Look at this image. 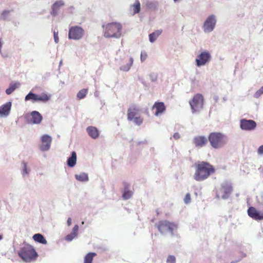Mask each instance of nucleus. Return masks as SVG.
<instances>
[{
  "label": "nucleus",
  "instance_id": "nucleus-1",
  "mask_svg": "<svg viewBox=\"0 0 263 263\" xmlns=\"http://www.w3.org/2000/svg\"><path fill=\"white\" fill-rule=\"evenodd\" d=\"M195 171L193 178L196 181H203L206 180L211 175L215 173V168L214 165L207 162H198L194 164Z\"/></svg>",
  "mask_w": 263,
  "mask_h": 263
},
{
  "label": "nucleus",
  "instance_id": "nucleus-2",
  "mask_svg": "<svg viewBox=\"0 0 263 263\" xmlns=\"http://www.w3.org/2000/svg\"><path fill=\"white\" fill-rule=\"evenodd\" d=\"M208 141L212 147L219 148L223 147L227 142V138L225 134L221 132H211L208 136Z\"/></svg>",
  "mask_w": 263,
  "mask_h": 263
},
{
  "label": "nucleus",
  "instance_id": "nucleus-3",
  "mask_svg": "<svg viewBox=\"0 0 263 263\" xmlns=\"http://www.w3.org/2000/svg\"><path fill=\"white\" fill-rule=\"evenodd\" d=\"M103 27L105 37H119L121 35L122 26L120 23H108Z\"/></svg>",
  "mask_w": 263,
  "mask_h": 263
},
{
  "label": "nucleus",
  "instance_id": "nucleus-4",
  "mask_svg": "<svg viewBox=\"0 0 263 263\" xmlns=\"http://www.w3.org/2000/svg\"><path fill=\"white\" fill-rule=\"evenodd\" d=\"M18 255L25 262H31L36 259L38 256L35 249L29 244L25 245L21 248Z\"/></svg>",
  "mask_w": 263,
  "mask_h": 263
},
{
  "label": "nucleus",
  "instance_id": "nucleus-5",
  "mask_svg": "<svg viewBox=\"0 0 263 263\" xmlns=\"http://www.w3.org/2000/svg\"><path fill=\"white\" fill-rule=\"evenodd\" d=\"M140 109L136 105H131L127 109V119L133 121L136 125H140L143 123V118L140 115Z\"/></svg>",
  "mask_w": 263,
  "mask_h": 263
},
{
  "label": "nucleus",
  "instance_id": "nucleus-6",
  "mask_svg": "<svg viewBox=\"0 0 263 263\" xmlns=\"http://www.w3.org/2000/svg\"><path fill=\"white\" fill-rule=\"evenodd\" d=\"M156 227L158 231L162 234H165L166 232H170L172 235H174V231L177 229V224L175 222L167 221V220H161L159 221Z\"/></svg>",
  "mask_w": 263,
  "mask_h": 263
},
{
  "label": "nucleus",
  "instance_id": "nucleus-7",
  "mask_svg": "<svg viewBox=\"0 0 263 263\" xmlns=\"http://www.w3.org/2000/svg\"><path fill=\"white\" fill-rule=\"evenodd\" d=\"M204 98L202 94L195 95L191 101L190 105L193 112H198L203 108Z\"/></svg>",
  "mask_w": 263,
  "mask_h": 263
},
{
  "label": "nucleus",
  "instance_id": "nucleus-8",
  "mask_svg": "<svg viewBox=\"0 0 263 263\" xmlns=\"http://www.w3.org/2000/svg\"><path fill=\"white\" fill-rule=\"evenodd\" d=\"M49 99H50V95L45 93V92L37 95L30 92L25 97V101H31L32 102L37 101L45 102L48 101Z\"/></svg>",
  "mask_w": 263,
  "mask_h": 263
},
{
  "label": "nucleus",
  "instance_id": "nucleus-9",
  "mask_svg": "<svg viewBox=\"0 0 263 263\" xmlns=\"http://www.w3.org/2000/svg\"><path fill=\"white\" fill-rule=\"evenodd\" d=\"M84 34V30L78 26L71 27L68 31V37L71 40H80Z\"/></svg>",
  "mask_w": 263,
  "mask_h": 263
},
{
  "label": "nucleus",
  "instance_id": "nucleus-10",
  "mask_svg": "<svg viewBox=\"0 0 263 263\" xmlns=\"http://www.w3.org/2000/svg\"><path fill=\"white\" fill-rule=\"evenodd\" d=\"M216 20L214 15H210L203 25V29L205 32H210L213 30Z\"/></svg>",
  "mask_w": 263,
  "mask_h": 263
},
{
  "label": "nucleus",
  "instance_id": "nucleus-11",
  "mask_svg": "<svg viewBox=\"0 0 263 263\" xmlns=\"http://www.w3.org/2000/svg\"><path fill=\"white\" fill-rule=\"evenodd\" d=\"M211 54L208 51H204L198 55L196 60V65L198 66H203L211 59Z\"/></svg>",
  "mask_w": 263,
  "mask_h": 263
},
{
  "label": "nucleus",
  "instance_id": "nucleus-12",
  "mask_svg": "<svg viewBox=\"0 0 263 263\" xmlns=\"http://www.w3.org/2000/svg\"><path fill=\"white\" fill-rule=\"evenodd\" d=\"M256 123L251 119H242L240 121V127L241 129L246 130H253L256 127Z\"/></svg>",
  "mask_w": 263,
  "mask_h": 263
},
{
  "label": "nucleus",
  "instance_id": "nucleus-13",
  "mask_svg": "<svg viewBox=\"0 0 263 263\" xmlns=\"http://www.w3.org/2000/svg\"><path fill=\"white\" fill-rule=\"evenodd\" d=\"M249 216L254 220H263V213H260L253 206H250L248 210Z\"/></svg>",
  "mask_w": 263,
  "mask_h": 263
},
{
  "label": "nucleus",
  "instance_id": "nucleus-14",
  "mask_svg": "<svg viewBox=\"0 0 263 263\" xmlns=\"http://www.w3.org/2000/svg\"><path fill=\"white\" fill-rule=\"evenodd\" d=\"M166 108V106L163 102L156 101L153 106V110H155L154 114L156 116L162 114L165 112Z\"/></svg>",
  "mask_w": 263,
  "mask_h": 263
},
{
  "label": "nucleus",
  "instance_id": "nucleus-15",
  "mask_svg": "<svg viewBox=\"0 0 263 263\" xmlns=\"http://www.w3.org/2000/svg\"><path fill=\"white\" fill-rule=\"evenodd\" d=\"M41 150L47 151L50 148L52 142V138L48 135H44L41 138Z\"/></svg>",
  "mask_w": 263,
  "mask_h": 263
},
{
  "label": "nucleus",
  "instance_id": "nucleus-16",
  "mask_svg": "<svg viewBox=\"0 0 263 263\" xmlns=\"http://www.w3.org/2000/svg\"><path fill=\"white\" fill-rule=\"evenodd\" d=\"M209 139L203 136H198L195 137L193 139V142L196 147H202L207 144Z\"/></svg>",
  "mask_w": 263,
  "mask_h": 263
},
{
  "label": "nucleus",
  "instance_id": "nucleus-17",
  "mask_svg": "<svg viewBox=\"0 0 263 263\" xmlns=\"http://www.w3.org/2000/svg\"><path fill=\"white\" fill-rule=\"evenodd\" d=\"M232 191L233 188L231 185L228 184L222 185L220 189V192H221L222 194L221 196L222 198L224 199L229 198Z\"/></svg>",
  "mask_w": 263,
  "mask_h": 263
},
{
  "label": "nucleus",
  "instance_id": "nucleus-18",
  "mask_svg": "<svg viewBox=\"0 0 263 263\" xmlns=\"http://www.w3.org/2000/svg\"><path fill=\"white\" fill-rule=\"evenodd\" d=\"M12 103L8 102L0 107V116H7L10 113Z\"/></svg>",
  "mask_w": 263,
  "mask_h": 263
},
{
  "label": "nucleus",
  "instance_id": "nucleus-19",
  "mask_svg": "<svg viewBox=\"0 0 263 263\" xmlns=\"http://www.w3.org/2000/svg\"><path fill=\"white\" fill-rule=\"evenodd\" d=\"M31 123L33 124L40 123L43 119L42 115L39 111H36V110L31 112Z\"/></svg>",
  "mask_w": 263,
  "mask_h": 263
},
{
  "label": "nucleus",
  "instance_id": "nucleus-20",
  "mask_svg": "<svg viewBox=\"0 0 263 263\" xmlns=\"http://www.w3.org/2000/svg\"><path fill=\"white\" fill-rule=\"evenodd\" d=\"M88 135L92 139H97L99 136V131L93 126H88L86 128Z\"/></svg>",
  "mask_w": 263,
  "mask_h": 263
},
{
  "label": "nucleus",
  "instance_id": "nucleus-21",
  "mask_svg": "<svg viewBox=\"0 0 263 263\" xmlns=\"http://www.w3.org/2000/svg\"><path fill=\"white\" fill-rule=\"evenodd\" d=\"M129 185L126 184V183L124 184V192L122 194V197L124 200H128V199L130 198L133 195V191H129Z\"/></svg>",
  "mask_w": 263,
  "mask_h": 263
},
{
  "label": "nucleus",
  "instance_id": "nucleus-22",
  "mask_svg": "<svg viewBox=\"0 0 263 263\" xmlns=\"http://www.w3.org/2000/svg\"><path fill=\"white\" fill-rule=\"evenodd\" d=\"M77 154L76 152H72L71 156L67 160V165L69 167H73L77 162Z\"/></svg>",
  "mask_w": 263,
  "mask_h": 263
},
{
  "label": "nucleus",
  "instance_id": "nucleus-23",
  "mask_svg": "<svg viewBox=\"0 0 263 263\" xmlns=\"http://www.w3.org/2000/svg\"><path fill=\"white\" fill-rule=\"evenodd\" d=\"M133 14L139 13L141 9V4L139 0H136L134 4L130 6Z\"/></svg>",
  "mask_w": 263,
  "mask_h": 263
},
{
  "label": "nucleus",
  "instance_id": "nucleus-24",
  "mask_svg": "<svg viewBox=\"0 0 263 263\" xmlns=\"http://www.w3.org/2000/svg\"><path fill=\"white\" fill-rule=\"evenodd\" d=\"M64 4L62 1H58V2H54L52 6V14L53 15H55L58 9H59L60 7L63 6Z\"/></svg>",
  "mask_w": 263,
  "mask_h": 263
},
{
  "label": "nucleus",
  "instance_id": "nucleus-25",
  "mask_svg": "<svg viewBox=\"0 0 263 263\" xmlns=\"http://www.w3.org/2000/svg\"><path fill=\"white\" fill-rule=\"evenodd\" d=\"M33 238L35 241L39 242L42 244H47V240L45 239L43 235L40 233H36L33 236Z\"/></svg>",
  "mask_w": 263,
  "mask_h": 263
},
{
  "label": "nucleus",
  "instance_id": "nucleus-26",
  "mask_svg": "<svg viewBox=\"0 0 263 263\" xmlns=\"http://www.w3.org/2000/svg\"><path fill=\"white\" fill-rule=\"evenodd\" d=\"M162 30H156L154 32L151 33L149 35V40L151 42H154L157 40L158 36L161 34Z\"/></svg>",
  "mask_w": 263,
  "mask_h": 263
},
{
  "label": "nucleus",
  "instance_id": "nucleus-27",
  "mask_svg": "<svg viewBox=\"0 0 263 263\" xmlns=\"http://www.w3.org/2000/svg\"><path fill=\"white\" fill-rule=\"evenodd\" d=\"M96 255V253L90 252L87 253L84 257V263H92L94 257Z\"/></svg>",
  "mask_w": 263,
  "mask_h": 263
},
{
  "label": "nucleus",
  "instance_id": "nucleus-28",
  "mask_svg": "<svg viewBox=\"0 0 263 263\" xmlns=\"http://www.w3.org/2000/svg\"><path fill=\"white\" fill-rule=\"evenodd\" d=\"M88 92L87 88H83L82 90H80L77 95V97L78 99H84V97H86L87 93Z\"/></svg>",
  "mask_w": 263,
  "mask_h": 263
},
{
  "label": "nucleus",
  "instance_id": "nucleus-29",
  "mask_svg": "<svg viewBox=\"0 0 263 263\" xmlns=\"http://www.w3.org/2000/svg\"><path fill=\"white\" fill-rule=\"evenodd\" d=\"M76 178L80 181H86L88 180L87 174L85 173H82L80 174H77L75 176Z\"/></svg>",
  "mask_w": 263,
  "mask_h": 263
},
{
  "label": "nucleus",
  "instance_id": "nucleus-30",
  "mask_svg": "<svg viewBox=\"0 0 263 263\" xmlns=\"http://www.w3.org/2000/svg\"><path fill=\"white\" fill-rule=\"evenodd\" d=\"M176 261V258L174 255H170L168 256L166 262L167 263H175Z\"/></svg>",
  "mask_w": 263,
  "mask_h": 263
},
{
  "label": "nucleus",
  "instance_id": "nucleus-31",
  "mask_svg": "<svg viewBox=\"0 0 263 263\" xmlns=\"http://www.w3.org/2000/svg\"><path fill=\"white\" fill-rule=\"evenodd\" d=\"M133 62H134V60H133V58H130L129 63L128 65V66H126V67H124V66H122L121 69H122L123 70H125V71L128 70V69H129V68H130V66H132V64H133Z\"/></svg>",
  "mask_w": 263,
  "mask_h": 263
},
{
  "label": "nucleus",
  "instance_id": "nucleus-32",
  "mask_svg": "<svg viewBox=\"0 0 263 263\" xmlns=\"http://www.w3.org/2000/svg\"><path fill=\"white\" fill-rule=\"evenodd\" d=\"M191 201L190 193H186L184 198V201L185 204H189Z\"/></svg>",
  "mask_w": 263,
  "mask_h": 263
},
{
  "label": "nucleus",
  "instance_id": "nucleus-33",
  "mask_svg": "<svg viewBox=\"0 0 263 263\" xmlns=\"http://www.w3.org/2000/svg\"><path fill=\"white\" fill-rule=\"evenodd\" d=\"M263 94V86L260 88L256 92L254 93V97L258 98Z\"/></svg>",
  "mask_w": 263,
  "mask_h": 263
},
{
  "label": "nucleus",
  "instance_id": "nucleus-34",
  "mask_svg": "<svg viewBox=\"0 0 263 263\" xmlns=\"http://www.w3.org/2000/svg\"><path fill=\"white\" fill-rule=\"evenodd\" d=\"M147 57V53L146 52H145V51H142L141 52V61L144 62V60H145L146 59Z\"/></svg>",
  "mask_w": 263,
  "mask_h": 263
},
{
  "label": "nucleus",
  "instance_id": "nucleus-35",
  "mask_svg": "<svg viewBox=\"0 0 263 263\" xmlns=\"http://www.w3.org/2000/svg\"><path fill=\"white\" fill-rule=\"evenodd\" d=\"M23 175L28 174L29 172L28 171L27 167V163L23 162Z\"/></svg>",
  "mask_w": 263,
  "mask_h": 263
},
{
  "label": "nucleus",
  "instance_id": "nucleus-36",
  "mask_svg": "<svg viewBox=\"0 0 263 263\" xmlns=\"http://www.w3.org/2000/svg\"><path fill=\"white\" fill-rule=\"evenodd\" d=\"M75 237V235L73 234L72 232L71 233H70V234L67 235L65 239L67 240L68 241H70V240H72L73 239V238Z\"/></svg>",
  "mask_w": 263,
  "mask_h": 263
},
{
  "label": "nucleus",
  "instance_id": "nucleus-37",
  "mask_svg": "<svg viewBox=\"0 0 263 263\" xmlns=\"http://www.w3.org/2000/svg\"><path fill=\"white\" fill-rule=\"evenodd\" d=\"M79 231V226L78 224H76L75 226L73 227L72 229V233L74 234L75 237L77 236L78 231Z\"/></svg>",
  "mask_w": 263,
  "mask_h": 263
},
{
  "label": "nucleus",
  "instance_id": "nucleus-38",
  "mask_svg": "<svg viewBox=\"0 0 263 263\" xmlns=\"http://www.w3.org/2000/svg\"><path fill=\"white\" fill-rule=\"evenodd\" d=\"M53 37L54 39V42L55 43H58L59 42V32H55V31H53Z\"/></svg>",
  "mask_w": 263,
  "mask_h": 263
},
{
  "label": "nucleus",
  "instance_id": "nucleus-39",
  "mask_svg": "<svg viewBox=\"0 0 263 263\" xmlns=\"http://www.w3.org/2000/svg\"><path fill=\"white\" fill-rule=\"evenodd\" d=\"M10 13V11L8 10H4L3 11L2 13V16L4 18H6V15H8V14Z\"/></svg>",
  "mask_w": 263,
  "mask_h": 263
},
{
  "label": "nucleus",
  "instance_id": "nucleus-40",
  "mask_svg": "<svg viewBox=\"0 0 263 263\" xmlns=\"http://www.w3.org/2000/svg\"><path fill=\"white\" fill-rule=\"evenodd\" d=\"M257 152H258V154H260V155H262L263 154V145H260L258 150H257Z\"/></svg>",
  "mask_w": 263,
  "mask_h": 263
},
{
  "label": "nucleus",
  "instance_id": "nucleus-41",
  "mask_svg": "<svg viewBox=\"0 0 263 263\" xmlns=\"http://www.w3.org/2000/svg\"><path fill=\"white\" fill-rule=\"evenodd\" d=\"M13 92H12V89H11V86H10V87L6 89V94L7 95H10L11 94V93Z\"/></svg>",
  "mask_w": 263,
  "mask_h": 263
},
{
  "label": "nucleus",
  "instance_id": "nucleus-42",
  "mask_svg": "<svg viewBox=\"0 0 263 263\" xmlns=\"http://www.w3.org/2000/svg\"><path fill=\"white\" fill-rule=\"evenodd\" d=\"M173 137L175 139H178L180 138V136L179 133L177 132V133H175V134L173 135Z\"/></svg>",
  "mask_w": 263,
  "mask_h": 263
},
{
  "label": "nucleus",
  "instance_id": "nucleus-43",
  "mask_svg": "<svg viewBox=\"0 0 263 263\" xmlns=\"http://www.w3.org/2000/svg\"><path fill=\"white\" fill-rule=\"evenodd\" d=\"M10 86L11 87L12 92H13V91L15 90V89H16V88L17 87L16 84H12Z\"/></svg>",
  "mask_w": 263,
  "mask_h": 263
},
{
  "label": "nucleus",
  "instance_id": "nucleus-44",
  "mask_svg": "<svg viewBox=\"0 0 263 263\" xmlns=\"http://www.w3.org/2000/svg\"><path fill=\"white\" fill-rule=\"evenodd\" d=\"M71 221H72V220L71 219V218H68V220H67V224H68V226H70V225L71 224Z\"/></svg>",
  "mask_w": 263,
  "mask_h": 263
},
{
  "label": "nucleus",
  "instance_id": "nucleus-45",
  "mask_svg": "<svg viewBox=\"0 0 263 263\" xmlns=\"http://www.w3.org/2000/svg\"><path fill=\"white\" fill-rule=\"evenodd\" d=\"M2 46V42H1V41L0 40V51H1Z\"/></svg>",
  "mask_w": 263,
  "mask_h": 263
},
{
  "label": "nucleus",
  "instance_id": "nucleus-46",
  "mask_svg": "<svg viewBox=\"0 0 263 263\" xmlns=\"http://www.w3.org/2000/svg\"><path fill=\"white\" fill-rule=\"evenodd\" d=\"M3 238L2 235H0V240H2Z\"/></svg>",
  "mask_w": 263,
  "mask_h": 263
},
{
  "label": "nucleus",
  "instance_id": "nucleus-47",
  "mask_svg": "<svg viewBox=\"0 0 263 263\" xmlns=\"http://www.w3.org/2000/svg\"><path fill=\"white\" fill-rule=\"evenodd\" d=\"M174 1H175V2H176V1H178V0H174Z\"/></svg>",
  "mask_w": 263,
  "mask_h": 263
}]
</instances>
